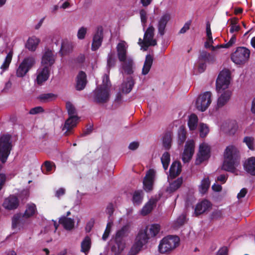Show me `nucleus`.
Returning <instances> with one entry per match:
<instances>
[{
    "mask_svg": "<svg viewBox=\"0 0 255 255\" xmlns=\"http://www.w3.org/2000/svg\"><path fill=\"white\" fill-rule=\"evenodd\" d=\"M87 32V28L84 26L80 27L77 32V37L79 39L82 40L85 38Z\"/></svg>",
    "mask_w": 255,
    "mask_h": 255,
    "instance_id": "55",
    "label": "nucleus"
},
{
    "mask_svg": "<svg viewBox=\"0 0 255 255\" xmlns=\"http://www.w3.org/2000/svg\"><path fill=\"white\" fill-rule=\"evenodd\" d=\"M236 38L235 35H233L228 43L225 44H221L220 46H222L223 47L226 48H229L236 42Z\"/></svg>",
    "mask_w": 255,
    "mask_h": 255,
    "instance_id": "60",
    "label": "nucleus"
},
{
    "mask_svg": "<svg viewBox=\"0 0 255 255\" xmlns=\"http://www.w3.org/2000/svg\"><path fill=\"white\" fill-rule=\"evenodd\" d=\"M212 93L210 92H205L201 94L197 98L195 106L197 110L204 112L210 105L212 102Z\"/></svg>",
    "mask_w": 255,
    "mask_h": 255,
    "instance_id": "11",
    "label": "nucleus"
},
{
    "mask_svg": "<svg viewBox=\"0 0 255 255\" xmlns=\"http://www.w3.org/2000/svg\"><path fill=\"white\" fill-rule=\"evenodd\" d=\"M144 229L147 231L148 235L151 239L156 236L159 233L160 230V227L158 224H152L146 227Z\"/></svg>",
    "mask_w": 255,
    "mask_h": 255,
    "instance_id": "34",
    "label": "nucleus"
},
{
    "mask_svg": "<svg viewBox=\"0 0 255 255\" xmlns=\"http://www.w3.org/2000/svg\"><path fill=\"white\" fill-rule=\"evenodd\" d=\"M210 147L206 143L203 142L199 146V151L196 160V164H200L207 160L210 156Z\"/></svg>",
    "mask_w": 255,
    "mask_h": 255,
    "instance_id": "12",
    "label": "nucleus"
},
{
    "mask_svg": "<svg viewBox=\"0 0 255 255\" xmlns=\"http://www.w3.org/2000/svg\"><path fill=\"white\" fill-rule=\"evenodd\" d=\"M55 55L54 52L49 49H47L44 52L41 59V65L47 66L49 68L55 62Z\"/></svg>",
    "mask_w": 255,
    "mask_h": 255,
    "instance_id": "21",
    "label": "nucleus"
},
{
    "mask_svg": "<svg viewBox=\"0 0 255 255\" xmlns=\"http://www.w3.org/2000/svg\"><path fill=\"white\" fill-rule=\"evenodd\" d=\"M103 39V29L101 26L97 27L93 37L91 49L96 51L101 46Z\"/></svg>",
    "mask_w": 255,
    "mask_h": 255,
    "instance_id": "20",
    "label": "nucleus"
},
{
    "mask_svg": "<svg viewBox=\"0 0 255 255\" xmlns=\"http://www.w3.org/2000/svg\"><path fill=\"white\" fill-rule=\"evenodd\" d=\"M156 200L150 199L149 201L144 206L141 211V214L143 216H145L149 213L153 209V207L155 205Z\"/></svg>",
    "mask_w": 255,
    "mask_h": 255,
    "instance_id": "38",
    "label": "nucleus"
},
{
    "mask_svg": "<svg viewBox=\"0 0 255 255\" xmlns=\"http://www.w3.org/2000/svg\"><path fill=\"white\" fill-rule=\"evenodd\" d=\"M172 137L170 133H166L162 139L163 145L167 149H169L171 145Z\"/></svg>",
    "mask_w": 255,
    "mask_h": 255,
    "instance_id": "43",
    "label": "nucleus"
},
{
    "mask_svg": "<svg viewBox=\"0 0 255 255\" xmlns=\"http://www.w3.org/2000/svg\"><path fill=\"white\" fill-rule=\"evenodd\" d=\"M198 59L201 62L213 63L215 61L216 58L214 55L205 51H202L200 52Z\"/></svg>",
    "mask_w": 255,
    "mask_h": 255,
    "instance_id": "29",
    "label": "nucleus"
},
{
    "mask_svg": "<svg viewBox=\"0 0 255 255\" xmlns=\"http://www.w3.org/2000/svg\"><path fill=\"white\" fill-rule=\"evenodd\" d=\"M221 128L225 132L233 134L237 130V125L235 122L225 123L221 126Z\"/></svg>",
    "mask_w": 255,
    "mask_h": 255,
    "instance_id": "35",
    "label": "nucleus"
},
{
    "mask_svg": "<svg viewBox=\"0 0 255 255\" xmlns=\"http://www.w3.org/2000/svg\"><path fill=\"white\" fill-rule=\"evenodd\" d=\"M114 212V208L113 204L112 203H109L107 205L106 209V213L109 215L108 221H110V220H113V219L111 218V216L113 215Z\"/></svg>",
    "mask_w": 255,
    "mask_h": 255,
    "instance_id": "58",
    "label": "nucleus"
},
{
    "mask_svg": "<svg viewBox=\"0 0 255 255\" xmlns=\"http://www.w3.org/2000/svg\"><path fill=\"white\" fill-rule=\"evenodd\" d=\"M134 81L132 77H128L124 81L120 87V90L125 94L129 93L132 90Z\"/></svg>",
    "mask_w": 255,
    "mask_h": 255,
    "instance_id": "26",
    "label": "nucleus"
},
{
    "mask_svg": "<svg viewBox=\"0 0 255 255\" xmlns=\"http://www.w3.org/2000/svg\"><path fill=\"white\" fill-rule=\"evenodd\" d=\"M179 241L177 236H168L164 238L158 246L159 252L161 253H166L172 251L179 245Z\"/></svg>",
    "mask_w": 255,
    "mask_h": 255,
    "instance_id": "6",
    "label": "nucleus"
},
{
    "mask_svg": "<svg viewBox=\"0 0 255 255\" xmlns=\"http://www.w3.org/2000/svg\"><path fill=\"white\" fill-rule=\"evenodd\" d=\"M161 161L164 170H167L170 162V154L168 152H164L161 158Z\"/></svg>",
    "mask_w": 255,
    "mask_h": 255,
    "instance_id": "49",
    "label": "nucleus"
},
{
    "mask_svg": "<svg viewBox=\"0 0 255 255\" xmlns=\"http://www.w3.org/2000/svg\"><path fill=\"white\" fill-rule=\"evenodd\" d=\"M91 247V240L89 236H86L81 244V251L87 255Z\"/></svg>",
    "mask_w": 255,
    "mask_h": 255,
    "instance_id": "37",
    "label": "nucleus"
},
{
    "mask_svg": "<svg viewBox=\"0 0 255 255\" xmlns=\"http://www.w3.org/2000/svg\"><path fill=\"white\" fill-rule=\"evenodd\" d=\"M191 25V21H189L186 22L183 27L180 29L179 31L180 34L185 33L189 28Z\"/></svg>",
    "mask_w": 255,
    "mask_h": 255,
    "instance_id": "63",
    "label": "nucleus"
},
{
    "mask_svg": "<svg viewBox=\"0 0 255 255\" xmlns=\"http://www.w3.org/2000/svg\"><path fill=\"white\" fill-rule=\"evenodd\" d=\"M44 111L41 107H36L31 109L29 111V114L31 115H35L38 113H42Z\"/></svg>",
    "mask_w": 255,
    "mask_h": 255,
    "instance_id": "61",
    "label": "nucleus"
},
{
    "mask_svg": "<svg viewBox=\"0 0 255 255\" xmlns=\"http://www.w3.org/2000/svg\"><path fill=\"white\" fill-rule=\"evenodd\" d=\"M36 211V206L34 204H28L23 214H15L12 219V227L15 228L20 223H23L24 219L33 216Z\"/></svg>",
    "mask_w": 255,
    "mask_h": 255,
    "instance_id": "7",
    "label": "nucleus"
},
{
    "mask_svg": "<svg viewBox=\"0 0 255 255\" xmlns=\"http://www.w3.org/2000/svg\"><path fill=\"white\" fill-rule=\"evenodd\" d=\"M18 204L17 198L14 195H10L4 200L3 206L5 209L10 210L17 208Z\"/></svg>",
    "mask_w": 255,
    "mask_h": 255,
    "instance_id": "23",
    "label": "nucleus"
},
{
    "mask_svg": "<svg viewBox=\"0 0 255 255\" xmlns=\"http://www.w3.org/2000/svg\"><path fill=\"white\" fill-rule=\"evenodd\" d=\"M12 147L11 136L3 134L0 137V160L4 163L9 155Z\"/></svg>",
    "mask_w": 255,
    "mask_h": 255,
    "instance_id": "5",
    "label": "nucleus"
},
{
    "mask_svg": "<svg viewBox=\"0 0 255 255\" xmlns=\"http://www.w3.org/2000/svg\"><path fill=\"white\" fill-rule=\"evenodd\" d=\"M154 28L152 25H150L144 34V43L146 47L154 46L157 44L155 39L154 38Z\"/></svg>",
    "mask_w": 255,
    "mask_h": 255,
    "instance_id": "17",
    "label": "nucleus"
},
{
    "mask_svg": "<svg viewBox=\"0 0 255 255\" xmlns=\"http://www.w3.org/2000/svg\"><path fill=\"white\" fill-rule=\"evenodd\" d=\"M218 93L219 95L216 106V109L222 108L225 106L229 101L232 95V92L230 90H227Z\"/></svg>",
    "mask_w": 255,
    "mask_h": 255,
    "instance_id": "19",
    "label": "nucleus"
},
{
    "mask_svg": "<svg viewBox=\"0 0 255 255\" xmlns=\"http://www.w3.org/2000/svg\"><path fill=\"white\" fill-rule=\"evenodd\" d=\"M186 222V215L182 214L174 222V227L175 228H178Z\"/></svg>",
    "mask_w": 255,
    "mask_h": 255,
    "instance_id": "50",
    "label": "nucleus"
},
{
    "mask_svg": "<svg viewBox=\"0 0 255 255\" xmlns=\"http://www.w3.org/2000/svg\"><path fill=\"white\" fill-rule=\"evenodd\" d=\"M228 249L226 247L221 248L216 255H228Z\"/></svg>",
    "mask_w": 255,
    "mask_h": 255,
    "instance_id": "64",
    "label": "nucleus"
},
{
    "mask_svg": "<svg viewBox=\"0 0 255 255\" xmlns=\"http://www.w3.org/2000/svg\"><path fill=\"white\" fill-rule=\"evenodd\" d=\"M40 41V39L35 36L29 37L26 43V48L31 51H34Z\"/></svg>",
    "mask_w": 255,
    "mask_h": 255,
    "instance_id": "31",
    "label": "nucleus"
},
{
    "mask_svg": "<svg viewBox=\"0 0 255 255\" xmlns=\"http://www.w3.org/2000/svg\"><path fill=\"white\" fill-rule=\"evenodd\" d=\"M150 239L147 231L144 229H141L136 236L135 242L143 247L148 243Z\"/></svg>",
    "mask_w": 255,
    "mask_h": 255,
    "instance_id": "24",
    "label": "nucleus"
},
{
    "mask_svg": "<svg viewBox=\"0 0 255 255\" xmlns=\"http://www.w3.org/2000/svg\"><path fill=\"white\" fill-rule=\"evenodd\" d=\"M195 150V143L193 140L186 142L184 151L182 155V159L184 163L188 162L192 158Z\"/></svg>",
    "mask_w": 255,
    "mask_h": 255,
    "instance_id": "13",
    "label": "nucleus"
},
{
    "mask_svg": "<svg viewBox=\"0 0 255 255\" xmlns=\"http://www.w3.org/2000/svg\"><path fill=\"white\" fill-rule=\"evenodd\" d=\"M87 84L86 75L83 71H80L77 76L76 89L77 90H83Z\"/></svg>",
    "mask_w": 255,
    "mask_h": 255,
    "instance_id": "28",
    "label": "nucleus"
},
{
    "mask_svg": "<svg viewBox=\"0 0 255 255\" xmlns=\"http://www.w3.org/2000/svg\"><path fill=\"white\" fill-rule=\"evenodd\" d=\"M142 248V246L135 242L127 255H136L139 253Z\"/></svg>",
    "mask_w": 255,
    "mask_h": 255,
    "instance_id": "48",
    "label": "nucleus"
},
{
    "mask_svg": "<svg viewBox=\"0 0 255 255\" xmlns=\"http://www.w3.org/2000/svg\"><path fill=\"white\" fill-rule=\"evenodd\" d=\"M72 50L71 44L68 41H63L61 43L60 52L62 55H66L70 52Z\"/></svg>",
    "mask_w": 255,
    "mask_h": 255,
    "instance_id": "41",
    "label": "nucleus"
},
{
    "mask_svg": "<svg viewBox=\"0 0 255 255\" xmlns=\"http://www.w3.org/2000/svg\"><path fill=\"white\" fill-rule=\"evenodd\" d=\"M111 86L109 76L105 74L103 76V83L98 86L93 92L94 101L98 104L108 102L110 97V88Z\"/></svg>",
    "mask_w": 255,
    "mask_h": 255,
    "instance_id": "3",
    "label": "nucleus"
},
{
    "mask_svg": "<svg viewBox=\"0 0 255 255\" xmlns=\"http://www.w3.org/2000/svg\"><path fill=\"white\" fill-rule=\"evenodd\" d=\"M66 109L70 116H75L74 115L76 114V109L70 102H67L66 103Z\"/></svg>",
    "mask_w": 255,
    "mask_h": 255,
    "instance_id": "56",
    "label": "nucleus"
},
{
    "mask_svg": "<svg viewBox=\"0 0 255 255\" xmlns=\"http://www.w3.org/2000/svg\"><path fill=\"white\" fill-rule=\"evenodd\" d=\"M181 165L179 161H174L171 164L169 170V175L174 178L177 176L181 171Z\"/></svg>",
    "mask_w": 255,
    "mask_h": 255,
    "instance_id": "32",
    "label": "nucleus"
},
{
    "mask_svg": "<svg viewBox=\"0 0 255 255\" xmlns=\"http://www.w3.org/2000/svg\"><path fill=\"white\" fill-rule=\"evenodd\" d=\"M59 222L66 230H71L74 227V221L70 218L62 216L59 219Z\"/></svg>",
    "mask_w": 255,
    "mask_h": 255,
    "instance_id": "30",
    "label": "nucleus"
},
{
    "mask_svg": "<svg viewBox=\"0 0 255 255\" xmlns=\"http://www.w3.org/2000/svg\"><path fill=\"white\" fill-rule=\"evenodd\" d=\"M195 150V143L193 140L186 142L184 151L182 155V159L184 163L188 162L192 158Z\"/></svg>",
    "mask_w": 255,
    "mask_h": 255,
    "instance_id": "14",
    "label": "nucleus"
},
{
    "mask_svg": "<svg viewBox=\"0 0 255 255\" xmlns=\"http://www.w3.org/2000/svg\"><path fill=\"white\" fill-rule=\"evenodd\" d=\"M37 77L36 82L38 85H42L49 78L50 75V68L47 66H40L36 72Z\"/></svg>",
    "mask_w": 255,
    "mask_h": 255,
    "instance_id": "15",
    "label": "nucleus"
},
{
    "mask_svg": "<svg viewBox=\"0 0 255 255\" xmlns=\"http://www.w3.org/2000/svg\"><path fill=\"white\" fill-rule=\"evenodd\" d=\"M140 17L141 19V22L143 25V26L144 27L145 23L147 21V13L146 11L144 9H141L139 11Z\"/></svg>",
    "mask_w": 255,
    "mask_h": 255,
    "instance_id": "57",
    "label": "nucleus"
},
{
    "mask_svg": "<svg viewBox=\"0 0 255 255\" xmlns=\"http://www.w3.org/2000/svg\"><path fill=\"white\" fill-rule=\"evenodd\" d=\"M199 132L200 135L201 137H205L208 134L209 132V128L208 126L203 123H200L199 124Z\"/></svg>",
    "mask_w": 255,
    "mask_h": 255,
    "instance_id": "51",
    "label": "nucleus"
},
{
    "mask_svg": "<svg viewBox=\"0 0 255 255\" xmlns=\"http://www.w3.org/2000/svg\"><path fill=\"white\" fill-rule=\"evenodd\" d=\"M210 182L208 178H204L201 182L200 187V192L204 194L206 192L210 187Z\"/></svg>",
    "mask_w": 255,
    "mask_h": 255,
    "instance_id": "47",
    "label": "nucleus"
},
{
    "mask_svg": "<svg viewBox=\"0 0 255 255\" xmlns=\"http://www.w3.org/2000/svg\"><path fill=\"white\" fill-rule=\"evenodd\" d=\"M43 167L45 168V170L44 169H42V172L44 174H48L49 172L51 171L53 169L55 168L54 163L49 161H45Z\"/></svg>",
    "mask_w": 255,
    "mask_h": 255,
    "instance_id": "52",
    "label": "nucleus"
},
{
    "mask_svg": "<svg viewBox=\"0 0 255 255\" xmlns=\"http://www.w3.org/2000/svg\"><path fill=\"white\" fill-rule=\"evenodd\" d=\"M198 119L197 116L195 114H192L189 118L188 126L190 130H194L196 129Z\"/></svg>",
    "mask_w": 255,
    "mask_h": 255,
    "instance_id": "39",
    "label": "nucleus"
},
{
    "mask_svg": "<svg viewBox=\"0 0 255 255\" xmlns=\"http://www.w3.org/2000/svg\"><path fill=\"white\" fill-rule=\"evenodd\" d=\"M250 51L244 47H239L232 53L231 59L237 65H243L247 62L250 58Z\"/></svg>",
    "mask_w": 255,
    "mask_h": 255,
    "instance_id": "8",
    "label": "nucleus"
},
{
    "mask_svg": "<svg viewBox=\"0 0 255 255\" xmlns=\"http://www.w3.org/2000/svg\"><path fill=\"white\" fill-rule=\"evenodd\" d=\"M179 143L182 144L186 139V131L184 129L180 127L178 131Z\"/></svg>",
    "mask_w": 255,
    "mask_h": 255,
    "instance_id": "54",
    "label": "nucleus"
},
{
    "mask_svg": "<svg viewBox=\"0 0 255 255\" xmlns=\"http://www.w3.org/2000/svg\"><path fill=\"white\" fill-rule=\"evenodd\" d=\"M155 172L153 169H149L144 178L143 184L144 189L149 192L152 190Z\"/></svg>",
    "mask_w": 255,
    "mask_h": 255,
    "instance_id": "18",
    "label": "nucleus"
},
{
    "mask_svg": "<svg viewBox=\"0 0 255 255\" xmlns=\"http://www.w3.org/2000/svg\"><path fill=\"white\" fill-rule=\"evenodd\" d=\"M244 142H245L249 148L251 150L254 149V138L251 136H246L244 137L243 140Z\"/></svg>",
    "mask_w": 255,
    "mask_h": 255,
    "instance_id": "53",
    "label": "nucleus"
},
{
    "mask_svg": "<svg viewBox=\"0 0 255 255\" xmlns=\"http://www.w3.org/2000/svg\"><path fill=\"white\" fill-rule=\"evenodd\" d=\"M78 120V118L76 116H70L65 121L62 129L63 131L65 130L64 132L65 135H68L70 130L76 126Z\"/></svg>",
    "mask_w": 255,
    "mask_h": 255,
    "instance_id": "22",
    "label": "nucleus"
},
{
    "mask_svg": "<svg viewBox=\"0 0 255 255\" xmlns=\"http://www.w3.org/2000/svg\"><path fill=\"white\" fill-rule=\"evenodd\" d=\"M116 58L115 53L111 51L107 56V67L110 68L115 66L116 63Z\"/></svg>",
    "mask_w": 255,
    "mask_h": 255,
    "instance_id": "42",
    "label": "nucleus"
},
{
    "mask_svg": "<svg viewBox=\"0 0 255 255\" xmlns=\"http://www.w3.org/2000/svg\"><path fill=\"white\" fill-rule=\"evenodd\" d=\"M130 231V225L129 224L124 225L117 231L114 239L111 240V243L113 242L115 243V245L111 247V250L113 252L116 254L122 253L126 247V244L123 240V238L128 235Z\"/></svg>",
    "mask_w": 255,
    "mask_h": 255,
    "instance_id": "4",
    "label": "nucleus"
},
{
    "mask_svg": "<svg viewBox=\"0 0 255 255\" xmlns=\"http://www.w3.org/2000/svg\"><path fill=\"white\" fill-rule=\"evenodd\" d=\"M113 225V220H110V221H108V222L106 226L105 231V232L103 235V236H102L103 240L106 241L107 239L108 238V237L110 235V234L111 232V229H112Z\"/></svg>",
    "mask_w": 255,
    "mask_h": 255,
    "instance_id": "46",
    "label": "nucleus"
},
{
    "mask_svg": "<svg viewBox=\"0 0 255 255\" xmlns=\"http://www.w3.org/2000/svg\"><path fill=\"white\" fill-rule=\"evenodd\" d=\"M143 195L142 191H136L133 193L132 201L134 205H139L142 200Z\"/></svg>",
    "mask_w": 255,
    "mask_h": 255,
    "instance_id": "45",
    "label": "nucleus"
},
{
    "mask_svg": "<svg viewBox=\"0 0 255 255\" xmlns=\"http://www.w3.org/2000/svg\"><path fill=\"white\" fill-rule=\"evenodd\" d=\"M213 43V39L212 37H207V40L205 43V47L206 48H211L212 51L216 50V47L212 46Z\"/></svg>",
    "mask_w": 255,
    "mask_h": 255,
    "instance_id": "59",
    "label": "nucleus"
},
{
    "mask_svg": "<svg viewBox=\"0 0 255 255\" xmlns=\"http://www.w3.org/2000/svg\"><path fill=\"white\" fill-rule=\"evenodd\" d=\"M153 60V58L152 55L148 54L146 56L145 60L142 69V74L143 75H146L148 73L152 65Z\"/></svg>",
    "mask_w": 255,
    "mask_h": 255,
    "instance_id": "33",
    "label": "nucleus"
},
{
    "mask_svg": "<svg viewBox=\"0 0 255 255\" xmlns=\"http://www.w3.org/2000/svg\"><path fill=\"white\" fill-rule=\"evenodd\" d=\"M13 56V52L10 51L5 57L2 64L1 65L0 68L1 70L0 74L8 70L9 65L11 62Z\"/></svg>",
    "mask_w": 255,
    "mask_h": 255,
    "instance_id": "36",
    "label": "nucleus"
},
{
    "mask_svg": "<svg viewBox=\"0 0 255 255\" xmlns=\"http://www.w3.org/2000/svg\"><path fill=\"white\" fill-rule=\"evenodd\" d=\"M128 43L123 40L117 45V56L120 62H122V73L131 75L134 72V63L133 59L128 56Z\"/></svg>",
    "mask_w": 255,
    "mask_h": 255,
    "instance_id": "1",
    "label": "nucleus"
},
{
    "mask_svg": "<svg viewBox=\"0 0 255 255\" xmlns=\"http://www.w3.org/2000/svg\"><path fill=\"white\" fill-rule=\"evenodd\" d=\"M231 73L229 70H222L219 74L216 80L217 92H223L228 89L230 83Z\"/></svg>",
    "mask_w": 255,
    "mask_h": 255,
    "instance_id": "9",
    "label": "nucleus"
},
{
    "mask_svg": "<svg viewBox=\"0 0 255 255\" xmlns=\"http://www.w3.org/2000/svg\"><path fill=\"white\" fill-rule=\"evenodd\" d=\"M36 60L34 57L30 56L24 58L16 69V75L23 77L34 66Z\"/></svg>",
    "mask_w": 255,
    "mask_h": 255,
    "instance_id": "10",
    "label": "nucleus"
},
{
    "mask_svg": "<svg viewBox=\"0 0 255 255\" xmlns=\"http://www.w3.org/2000/svg\"><path fill=\"white\" fill-rule=\"evenodd\" d=\"M224 156V160L222 168L227 171L238 175L237 167L240 164L238 149L234 146H228L225 150Z\"/></svg>",
    "mask_w": 255,
    "mask_h": 255,
    "instance_id": "2",
    "label": "nucleus"
},
{
    "mask_svg": "<svg viewBox=\"0 0 255 255\" xmlns=\"http://www.w3.org/2000/svg\"><path fill=\"white\" fill-rule=\"evenodd\" d=\"M211 207L210 203L206 200H203L198 203L195 209V214L196 216L204 213Z\"/></svg>",
    "mask_w": 255,
    "mask_h": 255,
    "instance_id": "27",
    "label": "nucleus"
},
{
    "mask_svg": "<svg viewBox=\"0 0 255 255\" xmlns=\"http://www.w3.org/2000/svg\"><path fill=\"white\" fill-rule=\"evenodd\" d=\"M170 19L171 14L169 12H165L162 14L158 20L157 27L158 33L161 36L164 34L166 25Z\"/></svg>",
    "mask_w": 255,
    "mask_h": 255,
    "instance_id": "16",
    "label": "nucleus"
},
{
    "mask_svg": "<svg viewBox=\"0 0 255 255\" xmlns=\"http://www.w3.org/2000/svg\"><path fill=\"white\" fill-rule=\"evenodd\" d=\"M182 182L183 181L181 178H178L170 184L168 188V191L171 192L175 191L180 187Z\"/></svg>",
    "mask_w": 255,
    "mask_h": 255,
    "instance_id": "44",
    "label": "nucleus"
},
{
    "mask_svg": "<svg viewBox=\"0 0 255 255\" xmlns=\"http://www.w3.org/2000/svg\"><path fill=\"white\" fill-rule=\"evenodd\" d=\"M56 96L53 93H44L40 95L38 99L42 102L46 103L55 99Z\"/></svg>",
    "mask_w": 255,
    "mask_h": 255,
    "instance_id": "40",
    "label": "nucleus"
},
{
    "mask_svg": "<svg viewBox=\"0 0 255 255\" xmlns=\"http://www.w3.org/2000/svg\"><path fill=\"white\" fill-rule=\"evenodd\" d=\"M245 171L251 175H255V157L248 158L244 164Z\"/></svg>",
    "mask_w": 255,
    "mask_h": 255,
    "instance_id": "25",
    "label": "nucleus"
},
{
    "mask_svg": "<svg viewBox=\"0 0 255 255\" xmlns=\"http://www.w3.org/2000/svg\"><path fill=\"white\" fill-rule=\"evenodd\" d=\"M95 220L91 219L87 223L85 227V230L87 232H90L94 226Z\"/></svg>",
    "mask_w": 255,
    "mask_h": 255,
    "instance_id": "62",
    "label": "nucleus"
}]
</instances>
